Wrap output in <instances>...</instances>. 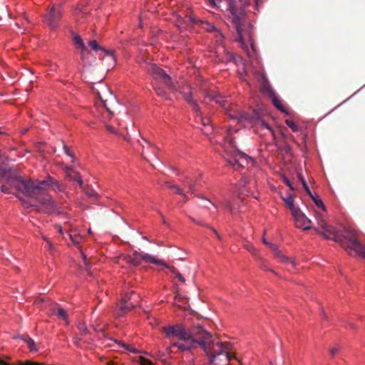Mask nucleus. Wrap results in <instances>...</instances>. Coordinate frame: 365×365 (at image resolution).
Wrapping results in <instances>:
<instances>
[{
    "label": "nucleus",
    "instance_id": "nucleus-1",
    "mask_svg": "<svg viewBox=\"0 0 365 365\" xmlns=\"http://www.w3.org/2000/svg\"><path fill=\"white\" fill-rule=\"evenodd\" d=\"M9 182L23 195L30 197L35 202L33 204L27 200L19 197V200L26 207H36L38 210H41L46 213L54 212L56 205L51 197L46 192L45 187L50 186L55 192H61L64 190L62 184L49 175L43 180H27L23 178H12L9 180Z\"/></svg>",
    "mask_w": 365,
    "mask_h": 365
},
{
    "label": "nucleus",
    "instance_id": "nucleus-2",
    "mask_svg": "<svg viewBox=\"0 0 365 365\" xmlns=\"http://www.w3.org/2000/svg\"><path fill=\"white\" fill-rule=\"evenodd\" d=\"M162 331L169 339L174 336L178 338L177 341L170 342V349L177 347L179 351L183 352L200 346L205 352L210 353L208 341H212V336L201 326L185 329L181 324H175L162 327Z\"/></svg>",
    "mask_w": 365,
    "mask_h": 365
},
{
    "label": "nucleus",
    "instance_id": "nucleus-3",
    "mask_svg": "<svg viewBox=\"0 0 365 365\" xmlns=\"http://www.w3.org/2000/svg\"><path fill=\"white\" fill-rule=\"evenodd\" d=\"M316 220L318 226L322 230L333 235L334 241L340 244L349 255H352L354 253L355 255L365 258V245L359 242L355 230L345 229L343 232H339L334 227L328 225L318 212L316 213Z\"/></svg>",
    "mask_w": 365,
    "mask_h": 365
},
{
    "label": "nucleus",
    "instance_id": "nucleus-4",
    "mask_svg": "<svg viewBox=\"0 0 365 365\" xmlns=\"http://www.w3.org/2000/svg\"><path fill=\"white\" fill-rule=\"evenodd\" d=\"M228 9L230 11L229 17L237 31L236 40L241 43L243 48L247 49L243 38V32L247 26L249 25L245 11L242 9H237L232 3L229 4Z\"/></svg>",
    "mask_w": 365,
    "mask_h": 365
},
{
    "label": "nucleus",
    "instance_id": "nucleus-5",
    "mask_svg": "<svg viewBox=\"0 0 365 365\" xmlns=\"http://www.w3.org/2000/svg\"><path fill=\"white\" fill-rule=\"evenodd\" d=\"M208 344L210 345V353H205L209 356L210 361L212 363L217 356H222L224 359L221 360L224 361L225 365H227L232 357L231 354L228 351L230 349V344L215 341L212 338V341H208Z\"/></svg>",
    "mask_w": 365,
    "mask_h": 365
},
{
    "label": "nucleus",
    "instance_id": "nucleus-6",
    "mask_svg": "<svg viewBox=\"0 0 365 365\" xmlns=\"http://www.w3.org/2000/svg\"><path fill=\"white\" fill-rule=\"evenodd\" d=\"M62 2H56L48 6L43 15V22L51 29L58 27V22L62 16Z\"/></svg>",
    "mask_w": 365,
    "mask_h": 365
},
{
    "label": "nucleus",
    "instance_id": "nucleus-7",
    "mask_svg": "<svg viewBox=\"0 0 365 365\" xmlns=\"http://www.w3.org/2000/svg\"><path fill=\"white\" fill-rule=\"evenodd\" d=\"M146 71L150 74L153 79L155 81L162 83L170 90L175 89V86L171 79V77L156 64L148 65L146 68Z\"/></svg>",
    "mask_w": 365,
    "mask_h": 365
},
{
    "label": "nucleus",
    "instance_id": "nucleus-8",
    "mask_svg": "<svg viewBox=\"0 0 365 365\" xmlns=\"http://www.w3.org/2000/svg\"><path fill=\"white\" fill-rule=\"evenodd\" d=\"M126 262L133 266L139 265L142 261L150 262L155 264H163L164 262L161 259H157L155 257L148 254H141L138 252H134L131 255L125 257Z\"/></svg>",
    "mask_w": 365,
    "mask_h": 365
},
{
    "label": "nucleus",
    "instance_id": "nucleus-9",
    "mask_svg": "<svg viewBox=\"0 0 365 365\" xmlns=\"http://www.w3.org/2000/svg\"><path fill=\"white\" fill-rule=\"evenodd\" d=\"M139 297L137 296L135 294H134L133 292H130V295H126L122 300H121V305L119 308V310L117 313L118 317H123V314L127 312L133 308H134L135 306H137V302Z\"/></svg>",
    "mask_w": 365,
    "mask_h": 365
},
{
    "label": "nucleus",
    "instance_id": "nucleus-10",
    "mask_svg": "<svg viewBox=\"0 0 365 365\" xmlns=\"http://www.w3.org/2000/svg\"><path fill=\"white\" fill-rule=\"evenodd\" d=\"M294 217L296 227L300 228L303 230H308L312 229V221L303 213L300 209H298L297 211H294L292 213Z\"/></svg>",
    "mask_w": 365,
    "mask_h": 365
},
{
    "label": "nucleus",
    "instance_id": "nucleus-11",
    "mask_svg": "<svg viewBox=\"0 0 365 365\" xmlns=\"http://www.w3.org/2000/svg\"><path fill=\"white\" fill-rule=\"evenodd\" d=\"M64 173L67 179L76 182L81 188L84 189L82 176L78 172L76 171L73 167L66 166Z\"/></svg>",
    "mask_w": 365,
    "mask_h": 365
},
{
    "label": "nucleus",
    "instance_id": "nucleus-12",
    "mask_svg": "<svg viewBox=\"0 0 365 365\" xmlns=\"http://www.w3.org/2000/svg\"><path fill=\"white\" fill-rule=\"evenodd\" d=\"M202 93L205 98H208L210 101H215L216 103L220 104L221 106L225 108L227 101L224 100L222 96L213 91H207L205 88H202Z\"/></svg>",
    "mask_w": 365,
    "mask_h": 365
},
{
    "label": "nucleus",
    "instance_id": "nucleus-13",
    "mask_svg": "<svg viewBox=\"0 0 365 365\" xmlns=\"http://www.w3.org/2000/svg\"><path fill=\"white\" fill-rule=\"evenodd\" d=\"M186 17L189 20L191 24L195 25V24H200L202 29L206 30L207 31L211 32L215 30V26L210 23L207 21H203L200 19H197L194 15L192 14H187Z\"/></svg>",
    "mask_w": 365,
    "mask_h": 365
},
{
    "label": "nucleus",
    "instance_id": "nucleus-14",
    "mask_svg": "<svg viewBox=\"0 0 365 365\" xmlns=\"http://www.w3.org/2000/svg\"><path fill=\"white\" fill-rule=\"evenodd\" d=\"M89 46L94 51L101 50L103 51L112 61H115L113 56V51H108L104 48L101 47L96 40H92L88 42Z\"/></svg>",
    "mask_w": 365,
    "mask_h": 365
},
{
    "label": "nucleus",
    "instance_id": "nucleus-15",
    "mask_svg": "<svg viewBox=\"0 0 365 365\" xmlns=\"http://www.w3.org/2000/svg\"><path fill=\"white\" fill-rule=\"evenodd\" d=\"M182 182L183 185L189 189V191L192 194H194L196 190V185H199L198 179L190 176H186Z\"/></svg>",
    "mask_w": 365,
    "mask_h": 365
},
{
    "label": "nucleus",
    "instance_id": "nucleus-16",
    "mask_svg": "<svg viewBox=\"0 0 365 365\" xmlns=\"http://www.w3.org/2000/svg\"><path fill=\"white\" fill-rule=\"evenodd\" d=\"M196 113V118H197V120L200 122L202 123V125L205 127V129L203 130V132L206 134V135H208V133L210 132H211L212 130V128L211 127L209 126L210 125V119L208 118H205L201 111L200 110V112L198 113Z\"/></svg>",
    "mask_w": 365,
    "mask_h": 365
},
{
    "label": "nucleus",
    "instance_id": "nucleus-17",
    "mask_svg": "<svg viewBox=\"0 0 365 365\" xmlns=\"http://www.w3.org/2000/svg\"><path fill=\"white\" fill-rule=\"evenodd\" d=\"M182 94L184 99L190 105L195 113L200 112V107L197 102L193 100L192 92L189 91L188 93H186L185 91H182Z\"/></svg>",
    "mask_w": 365,
    "mask_h": 365
},
{
    "label": "nucleus",
    "instance_id": "nucleus-18",
    "mask_svg": "<svg viewBox=\"0 0 365 365\" xmlns=\"http://www.w3.org/2000/svg\"><path fill=\"white\" fill-rule=\"evenodd\" d=\"M52 314L53 315L57 316L59 318H61L63 321L66 322V324H68V314L66 311L60 306H58L52 309Z\"/></svg>",
    "mask_w": 365,
    "mask_h": 365
},
{
    "label": "nucleus",
    "instance_id": "nucleus-19",
    "mask_svg": "<svg viewBox=\"0 0 365 365\" xmlns=\"http://www.w3.org/2000/svg\"><path fill=\"white\" fill-rule=\"evenodd\" d=\"M12 178H22L20 176H16V175H9L7 179H6V185H2L1 186V191L4 193H9L10 192V188H14L15 190H16L19 192V191L14 186L11 185L10 183L9 182V180L12 179ZM20 193H21L20 192Z\"/></svg>",
    "mask_w": 365,
    "mask_h": 365
},
{
    "label": "nucleus",
    "instance_id": "nucleus-20",
    "mask_svg": "<svg viewBox=\"0 0 365 365\" xmlns=\"http://www.w3.org/2000/svg\"><path fill=\"white\" fill-rule=\"evenodd\" d=\"M165 267L170 269V271L175 276V277L182 282V283H185V279L183 277V276L178 272V270L173 266H169L166 264L165 262L163 264H162Z\"/></svg>",
    "mask_w": 365,
    "mask_h": 365
},
{
    "label": "nucleus",
    "instance_id": "nucleus-21",
    "mask_svg": "<svg viewBox=\"0 0 365 365\" xmlns=\"http://www.w3.org/2000/svg\"><path fill=\"white\" fill-rule=\"evenodd\" d=\"M284 202L291 210L292 214L297 211L299 208L295 207L294 204V199L292 195H288L286 198H283Z\"/></svg>",
    "mask_w": 365,
    "mask_h": 365
},
{
    "label": "nucleus",
    "instance_id": "nucleus-22",
    "mask_svg": "<svg viewBox=\"0 0 365 365\" xmlns=\"http://www.w3.org/2000/svg\"><path fill=\"white\" fill-rule=\"evenodd\" d=\"M73 44L79 49V48H84V47L86 46L84 43H83V39L81 38V37L78 35V34H75L74 36H73Z\"/></svg>",
    "mask_w": 365,
    "mask_h": 365
},
{
    "label": "nucleus",
    "instance_id": "nucleus-23",
    "mask_svg": "<svg viewBox=\"0 0 365 365\" xmlns=\"http://www.w3.org/2000/svg\"><path fill=\"white\" fill-rule=\"evenodd\" d=\"M153 88L158 96L167 98V96H168L167 93L162 87H160V86L153 84Z\"/></svg>",
    "mask_w": 365,
    "mask_h": 365
},
{
    "label": "nucleus",
    "instance_id": "nucleus-24",
    "mask_svg": "<svg viewBox=\"0 0 365 365\" xmlns=\"http://www.w3.org/2000/svg\"><path fill=\"white\" fill-rule=\"evenodd\" d=\"M272 103L274 105V106L279 110L285 113L286 112V110L285 108H284L283 105L282 104L280 100L276 97V96H273L272 97Z\"/></svg>",
    "mask_w": 365,
    "mask_h": 365
},
{
    "label": "nucleus",
    "instance_id": "nucleus-25",
    "mask_svg": "<svg viewBox=\"0 0 365 365\" xmlns=\"http://www.w3.org/2000/svg\"><path fill=\"white\" fill-rule=\"evenodd\" d=\"M23 339L28 344V346H29V348L31 351H37V348L36 347V344H35L34 341L32 339H31L29 336H26V337L24 338Z\"/></svg>",
    "mask_w": 365,
    "mask_h": 365
},
{
    "label": "nucleus",
    "instance_id": "nucleus-26",
    "mask_svg": "<svg viewBox=\"0 0 365 365\" xmlns=\"http://www.w3.org/2000/svg\"><path fill=\"white\" fill-rule=\"evenodd\" d=\"M298 178L299 179V180L301 181L302 185H303V187L304 189L305 190L306 192L310 196V197H312V193L307 183V182L305 181V180L304 179L303 176L302 174H298Z\"/></svg>",
    "mask_w": 365,
    "mask_h": 365
},
{
    "label": "nucleus",
    "instance_id": "nucleus-27",
    "mask_svg": "<svg viewBox=\"0 0 365 365\" xmlns=\"http://www.w3.org/2000/svg\"><path fill=\"white\" fill-rule=\"evenodd\" d=\"M115 341L116 343H118L121 347L124 348L125 350H127L130 352L135 353L138 351L135 348L133 347L130 344H125L122 341H118V340H115Z\"/></svg>",
    "mask_w": 365,
    "mask_h": 365
},
{
    "label": "nucleus",
    "instance_id": "nucleus-28",
    "mask_svg": "<svg viewBox=\"0 0 365 365\" xmlns=\"http://www.w3.org/2000/svg\"><path fill=\"white\" fill-rule=\"evenodd\" d=\"M168 186L170 188L174 189L176 194L182 195L184 199H185V200L187 201V196L184 193V192H183L182 188H180V187H178V185H168Z\"/></svg>",
    "mask_w": 365,
    "mask_h": 365
},
{
    "label": "nucleus",
    "instance_id": "nucleus-29",
    "mask_svg": "<svg viewBox=\"0 0 365 365\" xmlns=\"http://www.w3.org/2000/svg\"><path fill=\"white\" fill-rule=\"evenodd\" d=\"M313 201L314 202L315 205L318 207H321L322 210H325V206L324 205V202H322V200L321 199H319L317 195H314L312 194V197H310Z\"/></svg>",
    "mask_w": 365,
    "mask_h": 365
},
{
    "label": "nucleus",
    "instance_id": "nucleus-30",
    "mask_svg": "<svg viewBox=\"0 0 365 365\" xmlns=\"http://www.w3.org/2000/svg\"><path fill=\"white\" fill-rule=\"evenodd\" d=\"M97 96H98V98L101 100V101L102 102L104 108L107 110V111L110 113V114H113L112 111L110 110V108H109L108 103H107V101H108V98L106 99H104L102 96L101 95L100 92H97Z\"/></svg>",
    "mask_w": 365,
    "mask_h": 365
},
{
    "label": "nucleus",
    "instance_id": "nucleus-31",
    "mask_svg": "<svg viewBox=\"0 0 365 365\" xmlns=\"http://www.w3.org/2000/svg\"><path fill=\"white\" fill-rule=\"evenodd\" d=\"M285 123L293 132L298 131L299 127L293 120L287 119Z\"/></svg>",
    "mask_w": 365,
    "mask_h": 365
},
{
    "label": "nucleus",
    "instance_id": "nucleus-32",
    "mask_svg": "<svg viewBox=\"0 0 365 365\" xmlns=\"http://www.w3.org/2000/svg\"><path fill=\"white\" fill-rule=\"evenodd\" d=\"M314 230H316V232L317 233H319V235H322L325 239L334 240H333V237H334L333 235H330L329 232H325L324 230H322V231H319L317 228H314Z\"/></svg>",
    "mask_w": 365,
    "mask_h": 365
},
{
    "label": "nucleus",
    "instance_id": "nucleus-33",
    "mask_svg": "<svg viewBox=\"0 0 365 365\" xmlns=\"http://www.w3.org/2000/svg\"><path fill=\"white\" fill-rule=\"evenodd\" d=\"M79 49L81 50V59L82 61L83 66H85L84 60H85L86 54H88L90 52L87 50L86 46L84 47L83 49V48H79Z\"/></svg>",
    "mask_w": 365,
    "mask_h": 365
},
{
    "label": "nucleus",
    "instance_id": "nucleus-34",
    "mask_svg": "<svg viewBox=\"0 0 365 365\" xmlns=\"http://www.w3.org/2000/svg\"><path fill=\"white\" fill-rule=\"evenodd\" d=\"M78 329H79V331L83 334H85L87 333V331H88V329H87V327L85 323L83 322H80L78 323Z\"/></svg>",
    "mask_w": 365,
    "mask_h": 365
},
{
    "label": "nucleus",
    "instance_id": "nucleus-35",
    "mask_svg": "<svg viewBox=\"0 0 365 365\" xmlns=\"http://www.w3.org/2000/svg\"><path fill=\"white\" fill-rule=\"evenodd\" d=\"M268 246L274 252L276 255L281 257L280 252L279 251L278 247L276 245L269 242L268 244Z\"/></svg>",
    "mask_w": 365,
    "mask_h": 365
},
{
    "label": "nucleus",
    "instance_id": "nucleus-36",
    "mask_svg": "<svg viewBox=\"0 0 365 365\" xmlns=\"http://www.w3.org/2000/svg\"><path fill=\"white\" fill-rule=\"evenodd\" d=\"M69 237L71 239V240L72 241V242L73 244H78L80 242V240L81 239V237L79 236V235H72L71 234H69Z\"/></svg>",
    "mask_w": 365,
    "mask_h": 365
},
{
    "label": "nucleus",
    "instance_id": "nucleus-37",
    "mask_svg": "<svg viewBox=\"0 0 365 365\" xmlns=\"http://www.w3.org/2000/svg\"><path fill=\"white\" fill-rule=\"evenodd\" d=\"M221 205L227 209L230 212H232V203L229 200H225L224 202L221 203Z\"/></svg>",
    "mask_w": 365,
    "mask_h": 365
},
{
    "label": "nucleus",
    "instance_id": "nucleus-38",
    "mask_svg": "<svg viewBox=\"0 0 365 365\" xmlns=\"http://www.w3.org/2000/svg\"><path fill=\"white\" fill-rule=\"evenodd\" d=\"M105 91H106V92L107 93V95H108V96L109 100H110L112 103H115V101H115V96L113 95V93L110 92V91L108 88H105Z\"/></svg>",
    "mask_w": 365,
    "mask_h": 365
},
{
    "label": "nucleus",
    "instance_id": "nucleus-39",
    "mask_svg": "<svg viewBox=\"0 0 365 365\" xmlns=\"http://www.w3.org/2000/svg\"><path fill=\"white\" fill-rule=\"evenodd\" d=\"M228 163L230 165H232L234 168H236V166H237V167L242 166V165L240 163V161L236 159L228 160Z\"/></svg>",
    "mask_w": 365,
    "mask_h": 365
},
{
    "label": "nucleus",
    "instance_id": "nucleus-40",
    "mask_svg": "<svg viewBox=\"0 0 365 365\" xmlns=\"http://www.w3.org/2000/svg\"><path fill=\"white\" fill-rule=\"evenodd\" d=\"M63 150L66 155L74 159V154L70 150L69 148L66 145H63Z\"/></svg>",
    "mask_w": 365,
    "mask_h": 365
},
{
    "label": "nucleus",
    "instance_id": "nucleus-41",
    "mask_svg": "<svg viewBox=\"0 0 365 365\" xmlns=\"http://www.w3.org/2000/svg\"><path fill=\"white\" fill-rule=\"evenodd\" d=\"M85 192V194L89 197H96L97 196V193L96 191H94L93 190H86L85 188L83 189Z\"/></svg>",
    "mask_w": 365,
    "mask_h": 365
},
{
    "label": "nucleus",
    "instance_id": "nucleus-42",
    "mask_svg": "<svg viewBox=\"0 0 365 365\" xmlns=\"http://www.w3.org/2000/svg\"><path fill=\"white\" fill-rule=\"evenodd\" d=\"M212 7H216L221 2V0H207Z\"/></svg>",
    "mask_w": 365,
    "mask_h": 365
},
{
    "label": "nucleus",
    "instance_id": "nucleus-43",
    "mask_svg": "<svg viewBox=\"0 0 365 365\" xmlns=\"http://www.w3.org/2000/svg\"><path fill=\"white\" fill-rule=\"evenodd\" d=\"M245 247L252 255H255L256 254V250H255V248L252 245H245Z\"/></svg>",
    "mask_w": 365,
    "mask_h": 365
},
{
    "label": "nucleus",
    "instance_id": "nucleus-44",
    "mask_svg": "<svg viewBox=\"0 0 365 365\" xmlns=\"http://www.w3.org/2000/svg\"><path fill=\"white\" fill-rule=\"evenodd\" d=\"M239 2L243 8L248 6L250 4V0H239Z\"/></svg>",
    "mask_w": 365,
    "mask_h": 365
},
{
    "label": "nucleus",
    "instance_id": "nucleus-45",
    "mask_svg": "<svg viewBox=\"0 0 365 365\" xmlns=\"http://www.w3.org/2000/svg\"><path fill=\"white\" fill-rule=\"evenodd\" d=\"M339 349L337 347H334L329 349V352L332 356H335L338 352Z\"/></svg>",
    "mask_w": 365,
    "mask_h": 365
},
{
    "label": "nucleus",
    "instance_id": "nucleus-46",
    "mask_svg": "<svg viewBox=\"0 0 365 365\" xmlns=\"http://www.w3.org/2000/svg\"><path fill=\"white\" fill-rule=\"evenodd\" d=\"M256 6L257 11H259L260 5H262L264 0H254Z\"/></svg>",
    "mask_w": 365,
    "mask_h": 365
},
{
    "label": "nucleus",
    "instance_id": "nucleus-47",
    "mask_svg": "<svg viewBox=\"0 0 365 365\" xmlns=\"http://www.w3.org/2000/svg\"><path fill=\"white\" fill-rule=\"evenodd\" d=\"M142 140L146 145L147 148L154 149V146L150 142H148L146 139L142 138Z\"/></svg>",
    "mask_w": 365,
    "mask_h": 365
},
{
    "label": "nucleus",
    "instance_id": "nucleus-48",
    "mask_svg": "<svg viewBox=\"0 0 365 365\" xmlns=\"http://www.w3.org/2000/svg\"><path fill=\"white\" fill-rule=\"evenodd\" d=\"M141 362L143 365H151L150 361H149L148 359H145L144 358L141 359Z\"/></svg>",
    "mask_w": 365,
    "mask_h": 365
},
{
    "label": "nucleus",
    "instance_id": "nucleus-49",
    "mask_svg": "<svg viewBox=\"0 0 365 365\" xmlns=\"http://www.w3.org/2000/svg\"><path fill=\"white\" fill-rule=\"evenodd\" d=\"M177 22H178V26H180V25L182 24L183 19H182L181 16H177Z\"/></svg>",
    "mask_w": 365,
    "mask_h": 365
},
{
    "label": "nucleus",
    "instance_id": "nucleus-50",
    "mask_svg": "<svg viewBox=\"0 0 365 365\" xmlns=\"http://www.w3.org/2000/svg\"><path fill=\"white\" fill-rule=\"evenodd\" d=\"M106 128H107V130H108L109 132H110V133H115V128H113V127H112V126H110V125H106Z\"/></svg>",
    "mask_w": 365,
    "mask_h": 365
},
{
    "label": "nucleus",
    "instance_id": "nucleus-51",
    "mask_svg": "<svg viewBox=\"0 0 365 365\" xmlns=\"http://www.w3.org/2000/svg\"><path fill=\"white\" fill-rule=\"evenodd\" d=\"M262 125H263L266 128H267L268 130H272V128H270V126H269L267 123H266L265 122H262Z\"/></svg>",
    "mask_w": 365,
    "mask_h": 365
},
{
    "label": "nucleus",
    "instance_id": "nucleus-52",
    "mask_svg": "<svg viewBox=\"0 0 365 365\" xmlns=\"http://www.w3.org/2000/svg\"><path fill=\"white\" fill-rule=\"evenodd\" d=\"M230 116L231 118L232 119H239V115H232V114H230Z\"/></svg>",
    "mask_w": 365,
    "mask_h": 365
},
{
    "label": "nucleus",
    "instance_id": "nucleus-53",
    "mask_svg": "<svg viewBox=\"0 0 365 365\" xmlns=\"http://www.w3.org/2000/svg\"><path fill=\"white\" fill-rule=\"evenodd\" d=\"M349 326L350 327L351 329H355L356 328V327L351 322H350L349 324Z\"/></svg>",
    "mask_w": 365,
    "mask_h": 365
},
{
    "label": "nucleus",
    "instance_id": "nucleus-54",
    "mask_svg": "<svg viewBox=\"0 0 365 365\" xmlns=\"http://www.w3.org/2000/svg\"><path fill=\"white\" fill-rule=\"evenodd\" d=\"M0 365H9V364L0 359Z\"/></svg>",
    "mask_w": 365,
    "mask_h": 365
},
{
    "label": "nucleus",
    "instance_id": "nucleus-55",
    "mask_svg": "<svg viewBox=\"0 0 365 365\" xmlns=\"http://www.w3.org/2000/svg\"><path fill=\"white\" fill-rule=\"evenodd\" d=\"M48 248H49V250H52V249H53V245H52V244H51L49 241H48Z\"/></svg>",
    "mask_w": 365,
    "mask_h": 365
},
{
    "label": "nucleus",
    "instance_id": "nucleus-56",
    "mask_svg": "<svg viewBox=\"0 0 365 365\" xmlns=\"http://www.w3.org/2000/svg\"><path fill=\"white\" fill-rule=\"evenodd\" d=\"M262 242L264 244H265L267 245H268V244L269 243L267 241V240L264 237L262 238Z\"/></svg>",
    "mask_w": 365,
    "mask_h": 365
},
{
    "label": "nucleus",
    "instance_id": "nucleus-57",
    "mask_svg": "<svg viewBox=\"0 0 365 365\" xmlns=\"http://www.w3.org/2000/svg\"><path fill=\"white\" fill-rule=\"evenodd\" d=\"M321 314H322V317L324 319H325V318L327 317H326V314H325V312H324V310H322V313H321Z\"/></svg>",
    "mask_w": 365,
    "mask_h": 365
},
{
    "label": "nucleus",
    "instance_id": "nucleus-58",
    "mask_svg": "<svg viewBox=\"0 0 365 365\" xmlns=\"http://www.w3.org/2000/svg\"><path fill=\"white\" fill-rule=\"evenodd\" d=\"M138 143H139L140 145L142 147V148H143V149H145V144H143V143H141V142H140V141H138Z\"/></svg>",
    "mask_w": 365,
    "mask_h": 365
},
{
    "label": "nucleus",
    "instance_id": "nucleus-59",
    "mask_svg": "<svg viewBox=\"0 0 365 365\" xmlns=\"http://www.w3.org/2000/svg\"><path fill=\"white\" fill-rule=\"evenodd\" d=\"M286 184H287L289 187H292V186H291V183H290V182H289L288 180H286Z\"/></svg>",
    "mask_w": 365,
    "mask_h": 365
},
{
    "label": "nucleus",
    "instance_id": "nucleus-60",
    "mask_svg": "<svg viewBox=\"0 0 365 365\" xmlns=\"http://www.w3.org/2000/svg\"><path fill=\"white\" fill-rule=\"evenodd\" d=\"M212 230L215 232V234L216 235V236L220 239V236H219L218 233L217 232V231L215 229H212Z\"/></svg>",
    "mask_w": 365,
    "mask_h": 365
},
{
    "label": "nucleus",
    "instance_id": "nucleus-61",
    "mask_svg": "<svg viewBox=\"0 0 365 365\" xmlns=\"http://www.w3.org/2000/svg\"><path fill=\"white\" fill-rule=\"evenodd\" d=\"M79 341H80V339H78V338H77V339H76V345H78Z\"/></svg>",
    "mask_w": 365,
    "mask_h": 365
},
{
    "label": "nucleus",
    "instance_id": "nucleus-62",
    "mask_svg": "<svg viewBox=\"0 0 365 365\" xmlns=\"http://www.w3.org/2000/svg\"><path fill=\"white\" fill-rule=\"evenodd\" d=\"M242 156L243 158H245V160H247V155H246L245 154H244V153H243V154H242Z\"/></svg>",
    "mask_w": 365,
    "mask_h": 365
},
{
    "label": "nucleus",
    "instance_id": "nucleus-63",
    "mask_svg": "<svg viewBox=\"0 0 365 365\" xmlns=\"http://www.w3.org/2000/svg\"><path fill=\"white\" fill-rule=\"evenodd\" d=\"M83 259H84L85 264H87L86 258L85 255H83Z\"/></svg>",
    "mask_w": 365,
    "mask_h": 365
},
{
    "label": "nucleus",
    "instance_id": "nucleus-64",
    "mask_svg": "<svg viewBox=\"0 0 365 365\" xmlns=\"http://www.w3.org/2000/svg\"><path fill=\"white\" fill-rule=\"evenodd\" d=\"M58 230H59V232H60V233H61V232H62L61 227H58Z\"/></svg>",
    "mask_w": 365,
    "mask_h": 365
}]
</instances>
